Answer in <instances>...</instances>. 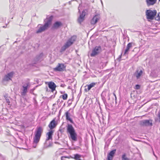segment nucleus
<instances>
[{"label":"nucleus","instance_id":"obj_15","mask_svg":"<svg viewBox=\"0 0 160 160\" xmlns=\"http://www.w3.org/2000/svg\"><path fill=\"white\" fill-rule=\"evenodd\" d=\"M48 86L49 88L53 91H54L56 87V85L54 82H50L48 83Z\"/></svg>","mask_w":160,"mask_h":160},{"label":"nucleus","instance_id":"obj_12","mask_svg":"<svg viewBox=\"0 0 160 160\" xmlns=\"http://www.w3.org/2000/svg\"><path fill=\"white\" fill-rule=\"evenodd\" d=\"M116 152V149H114L111 151L108 155V160H112Z\"/></svg>","mask_w":160,"mask_h":160},{"label":"nucleus","instance_id":"obj_32","mask_svg":"<svg viewBox=\"0 0 160 160\" xmlns=\"http://www.w3.org/2000/svg\"><path fill=\"white\" fill-rule=\"evenodd\" d=\"M42 56H43L42 53H41V54H40L39 57H42Z\"/></svg>","mask_w":160,"mask_h":160},{"label":"nucleus","instance_id":"obj_38","mask_svg":"<svg viewBox=\"0 0 160 160\" xmlns=\"http://www.w3.org/2000/svg\"><path fill=\"white\" fill-rule=\"evenodd\" d=\"M160 1V0H159V1Z\"/></svg>","mask_w":160,"mask_h":160},{"label":"nucleus","instance_id":"obj_21","mask_svg":"<svg viewBox=\"0 0 160 160\" xmlns=\"http://www.w3.org/2000/svg\"><path fill=\"white\" fill-rule=\"evenodd\" d=\"M74 159L76 160H81L80 158L81 157V156L78 154H76L74 155Z\"/></svg>","mask_w":160,"mask_h":160},{"label":"nucleus","instance_id":"obj_1","mask_svg":"<svg viewBox=\"0 0 160 160\" xmlns=\"http://www.w3.org/2000/svg\"><path fill=\"white\" fill-rule=\"evenodd\" d=\"M67 132L69 138H71L74 141L77 140V133L74 128L71 124H68L67 127Z\"/></svg>","mask_w":160,"mask_h":160},{"label":"nucleus","instance_id":"obj_26","mask_svg":"<svg viewBox=\"0 0 160 160\" xmlns=\"http://www.w3.org/2000/svg\"><path fill=\"white\" fill-rule=\"evenodd\" d=\"M62 97L64 100H65L67 98L68 95L67 94H64L62 95Z\"/></svg>","mask_w":160,"mask_h":160},{"label":"nucleus","instance_id":"obj_13","mask_svg":"<svg viewBox=\"0 0 160 160\" xmlns=\"http://www.w3.org/2000/svg\"><path fill=\"white\" fill-rule=\"evenodd\" d=\"M62 25V24L61 22L59 21L56 22L53 24L52 27V29H57Z\"/></svg>","mask_w":160,"mask_h":160},{"label":"nucleus","instance_id":"obj_29","mask_svg":"<svg viewBox=\"0 0 160 160\" xmlns=\"http://www.w3.org/2000/svg\"><path fill=\"white\" fill-rule=\"evenodd\" d=\"M135 87L136 89H139L140 88V86L139 85H136Z\"/></svg>","mask_w":160,"mask_h":160},{"label":"nucleus","instance_id":"obj_30","mask_svg":"<svg viewBox=\"0 0 160 160\" xmlns=\"http://www.w3.org/2000/svg\"><path fill=\"white\" fill-rule=\"evenodd\" d=\"M6 100L7 102L8 103V105H9V103H10L9 100L8 99L6 98Z\"/></svg>","mask_w":160,"mask_h":160},{"label":"nucleus","instance_id":"obj_35","mask_svg":"<svg viewBox=\"0 0 160 160\" xmlns=\"http://www.w3.org/2000/svg\"><path fill=\"white\" fill-rule=\"evenodd\" d=\"M80 3L79 4V7L78 8V9L79 10V12H80V9H79V8H80Z\"/></svg>","mask_w":160,"mask_h":160},{"label":"nucleus","instance_id":"obj_36","mask_svg":"<svg viewBox=\"0 0 160 160\" xmlns=\"http://www.w3.org/2000/svg\"><path fill=\"white\" fill-rule=\"evenodd\" d=\"M101 2L102 3V1L101 0Z\"/></svg>","mask_w":160,"mask_h":160},{"label":"nucleus","instance_id":"obj_37","mask_svg":"<svg viewBox=\"0 0 160 160\" xmlns=\"http://www.w3.org/2000/svg\"><path fill=\"white\" fill-rule=\"evenodd\" d=\"M40 60V58H39V60Z\"/></svg>","mask_w":160,"mask_h":160},{"label":"nucleus","instance_id":"obj_11","mask_svg":"<svg viewBox=\"0 0 160 160\" xmlns=\"http://www.w3.org/2000/svg\"><path fill=\"white\" fill-rule=\"evenodd\" d=\"M13 73L12 72L8 73L5 75L3 79V81H8L10 80H11V79L12 77Z\"/></svg>","mask_w":160,"mask_h":160},{"label":"nucleus","instance_id":"obj_25","mask_svg":"<svg viewBox=\"0 0 160 160\" xmlns=\"http://www.w3.org/2000/svg\"><path fill=\"white\" fill-rule=\"evenodd\" d=\"M155 19L157 21H160V12L158 13L157 16L155 18Z\"/></svg>","mask_w":160,"mask_h":160},{"label":"nucleus","instance_id":"obj_4","mask_svg":"<svg viewBox=\"0 0 160 160\" xmlns=\"http://www.w3.org/2000/svg\"><path fill=\"white\" fill-rule=\"evenodd\" d=\"M76 39L75 36H73L71 38H69L61 48V50L62 51H64L65 50L70 47L75 41Z\"/></svg>","mask_w":160,"mask_h":160},{"label":"nucleus","instance_id":"obj_19","mask_svg":"<svg viewBox=\"0 0 160 160\" xmlns=\"http://www.w3.org/2000/svg\"><path fill=\"white\" fill-rule=\"evenodd\" d=\"M53 133V131L52 130H51L47 133V135H48V137L47 138L46 140L52 139V135Z\"/></svg>","mask_w":160,"mask_h":160},{"label":"nucleus","instance_id":"obj_31","mask_svg":"<svg viewBox=\"0 0 160 160\" xmlns=\"http://www.w3.org/2000/svg\"><path fill=\"white\" fill-rule=\"evenodd\" d=\"M158 117L160 118V111L158 114Z\"/></svg>","mask_w":160,"mask_h":160},{"label":"nucleus","instance_id":"obj_17","mask_svg":"<svg viewBox=\"0 0 160 160\" xmlns=\"http://www.w3.org/2000/svg\"><path fill=\"white\" fill-rule=\"evenodd\" d=\"M66 120L69 121L71 123H73V122L72 119L70 118L71 115L70 113L69 112V111H68L65 113Z\"/></svg>","mask_w":160,"mask_h":160},{"label":"nucleus","instance_id":"obj_18","mask_svg":"<svg viewBox=\"0 0 160 160\" xmlns=\"http://www.w3.org/2000/svg\"><path fill=\"white\" fill-rule=\"evenodd\" d=\"M56 125V121L55 119H53L50 122L48 127L51 129H52L55 127Z\"/></svg>","mask_w":160,"mask_h":160},{"label":"nucleus","instance_id":"obj_24","mask_svg":"<svg viewBox=\"0 0 160 160\" xmlns=\"http://www.w3.org/2000/svg\"><path fill=\"white\" fill-rule=\"evenodd\" d=\"M122 160H129V159L126 157V154H124L122 156Z\"/></svg>","mask_w":160,"mask_h":160},{"label":"nucleus","instance_id":"obj_33","mask_svg":"<svg viewBox=\"0 0 160 160\" xmlns=\"http://www.w3.org/2000/svg\"><path fill=\"white\" fill-rule=\"evenodd\" d=\"M113 95L115 97V99H116V96L115 94L114 93H113Z\"/></svg>","mask_w":160,"mask_h":160},{"label":"nucleus","instance_id":"obj_28","mask_svg":"<svg viewBox=\"0 0 160 160\" xmlns=\"http://www.w3.org/2000/svg\"><path fill=\"white\" fill-rule=\"evenodd\" d=\"M132 43H129L128 44L127 46V48L130 49L132 47Z\"/></svg>","mask_w":160,"mask_h":160},{"label":"nucleus","instance_id":"obj_34","mask_svg":"<svg viewBox=\"0 0 160 160\" xmlns=\"http://www.w3.org/2000/svg\"><path fill=\"white\" fill-rule=\"evenodd\" d=\"M77 2H80L81 3V0H78Z\"/></svg>","mask_w":160,"mask_h":160},{"label":"nucleus","instance_id":"obj_9","mask_svg":"<svg viewBox=\"0 0 160 160\" xmlns=\"http://www.w3.org/2000/svg\"><path fill=\"white\" fill-rule=\"evenodd\" d=\"M66 68V66L63 63H59L55 68H54L55 71L62 72L64 71Z\"/></svg>","mask_w":160,"mask_h":160},{"label":"nucleus","instance_id":"obj_20","mask_svg":"<svg viewBox=\"0 0 160 160\" xmlns=\"http://www.w3.org/2000/svg\"><path fill=\"white\" fill-rule=\"evenodd\" d=\"M97 83L92 82L90 83L88 86V91L89 90L92 88L94 87L96 84Z\"/></svg>","mask_w":160,"mask_h":160},{"label":"nucleus","instance_id":"obj_22","mask_svg":"<svg viewBox=\"0 0 160 160\" xmlns=\"http://www.w3.org/2000/svg\"><path fill=\"white\" fill-rule=\"evenodd\" d=\"M129 49L128 48H127V47H126V48L125 50L124 53H123V55H128L129 53Z\"/></svg>","mask_w":160,"mask_h":160},{"label":"nucleus","instance_id":"obj_23","mask_svg":"<svg viewBox=\"0 0 160 160\" xmlns=\"http://www.w3.org/2000/svg\"><path fill=\"white\" fill-rule=\"evenodd\" d=\"M84 18H83L79 17L78 19V22L79 23L81 24V23L83 21Z\"/></svg>","mask_w":160,"mask_h":160},{"label":"nucleus","instance_id":"obj_8","mask_svg":"<svg viewBox=\"0 0 160 160\" xmlns=\"http://www.w3.org/2000/svg\"><path fill=\"white\" fill-rule=\"evenodd\" d=\"M140 125L143 126H152V125L151 120H144L140 122Z\"/></svg>","mask_w":160,"mask_h":160},{"label":"nucleus","instance_id":"obj_10","mask_svg":"<svg viewBox=\"0 0 160 160\" xmlns=\"http://www.w3.org/2000/svg\"><path fill=\"white\" fill-rule=\"evenodd\" d=\"M100 18V15L98 14L94 16L92 18L91 20L90 23L92 25H94L95 24Z\"/></svg>","mask_w":160,"mask_h":160},{"label":"nucleus","instance_id":"obj_16","mask_svg":"<svg viewBox=\"0 0 160 160\" xmlns=\"http://www.w3.org/2000/svg\"><path fill=\"white\" fill-rule=\"evenodd\" d=\"M143 73L142 70H137L134 73L135 76L136 77L137 79H138L142 75Z\"/></svg>","mask_w":160,"mask_h":160},{"label":"nucleus","instance_id":"obj_7","mask_svg":"<svg viewBox=\"0 0 160 160\" xmlns=\"http://www.w3.org/2000/svg\"><path fill=\"white\" fill-rule=\"evenodd\" d=\"M101 51L102 48L100 46H96L92 49L90 56L92 57H95L100 53Z\"/></svg>","mask_w":160,"mask_h":160},{"label":"nucleus","instance_id":"obj_5","mask_svg":"<svg viewBox=\"0 0 160 160\" xmlns=\"http://www.w3.org/2000/svg\"><path fill=\"white\" fill-rule=\"evenodd\" d=\"M157 13V12L156 10H148L146 12L147 18L148 19L152 20L156 16Z\"/></svg>","mask_w":160,"mask_h":160},{"label":"nucleus","instance_id":"obj_27","mask_svg":"<svg viewBox=\"0 0 160 160\" xmlns=\"http://www.w3.org/2000/svg\"><path fill=\"white\" fill-rule=\"evenodd\" d=\"M85 16V12L84 11H83L82 13L80 15L79 17H80L81 18H84Z\"/></svg>","mask_w":160,"mask_h":160},{"label":"nucleus","instance_id":"obj_6","mask_svg":"<svg viewBox=\"0 0 160 160\" xmlns=\"http://www.w3.org/2000/svg\"><path fill=\"white\" fill-rule=\"evenodd\" d=\"M22 84V88H21V94L22 96H24L27 92L28 89L30 87V84L28 82L23 83Z\"/></svg>","mask_w":160,"mask_h":160},{"label":"nucleus","instance_id":"obj_14","mask_svg":"<svg viewBox=\"0 0 160 160\" xmlns=\"http://www.w3.org/2000/svg\"><path fill=\"white\" fill-rule=\"evenodd\" d=\"M157 0H146L147 5L148 6L153 5L156 2Z\"/></svg>","mask_w":160,"mask_h":160},{"label":"nucleus","instance_id":"obj_2","mask_svg":"<svg viewBox=\"0 0 160 160\" xmlns=\"http://www.w3.org/2000/svg\"><path fill=\"white\" fill-rule=\"evenodd\" d=\"M53 18L52 16H51L48 18L47 17L44 21L45 22L44 25L40 27L37 31L36 33H40L47 29L49 28V26L51 24Z\"/></svg>","mask_w":160,"mask_h":160},{"label":"nucleus","instance_id":"obj_3","mask_svg":"<svg viewBox=\"0 0 160 160\" xmlns=\"http://www.w3.org/2000/svg\"><path fill=\"white\" fill-rule=\"evenodd\" d=\"M42 132L43 128L42 127H39L37 128L35 132V136L33 138V147H36V144L39 142Z\"/></svg>","mask_w":160,"mask_h":160}]
</instances>
